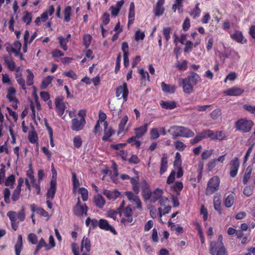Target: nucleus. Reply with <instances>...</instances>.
<instances>
[{"instance_id":"obj_26","label":"nucleus","mask_w":255,"mask_h":255,"mask_svg":"<svg viewBox=\"0 0 255 255\" xmlns=\"http://www.w3.org/2000/svg\"><path fill=\"white\" fill-rule=\"evenodd\" d=\"M135 12H134V4L133 2L130 3L128 14V26L132 24L134 20Z\"/></svg>"},{"instance_id":"obj_61","label":"nucleus","mask_w":255,"mask_h":255,"mask_svg":"<svg viewBox=\"0 0 255 255\" xmlns=\"http://www.w3.org/2000/svg\"><path fill=\"white\" fill-rule=\"evenodd\" d=\"M183 188V183L182 182L176 181L174 185L173 186V190L175 191H181Z\"/></svg>"},{"instance_id":"obj_43","label":"nucleus","mask_w":255,"mask_h":255,"mask_svg":"<svg viewBox=\"0 0 255 255\" xmlns=\"http://www.w3.org/2000/svg\"><path fill=\"white\" fill-rule=\"evenodd\" d=\"M32 17V16L31 13L26 11L23 12L22 20L26 25H28L30 23Z\"/></svg>"},{"instance_id":"obj_35","label":"nucleus","mask_w":255,"mask_h":255,"mask_svg":"<svg viewBox=\"0 0 255 255\" xmlns=\"http://www.w3.org/2000/svg\"><path fill=\"white\" fill-rule=\"evenodd\" d=\"M15 79L20 88L26 93V87L25 80L22 77L21 73H17Z\"/></svg>"},{"instance_id":"obj_33","label":"nucleus","mask_w":255,"mask_h":255,"mask_svg":"<svg viewBox=\"0 0 255 255\" xmlns=\"http://www.w3.org/2000/svg\"><path fill=\"white\" fill-rule=\"evenodd\" d=\"M252 170L253 167L252 166L249 165L247 167L243 177V183L244 185L247 184L250 179Z\"/></svg>"},{"instance_id":"obj_7","label":"nucleus","mask_w":255,"mask_h":255,"mask_svg":"<svg viewBox=\"0 0 255 255\" xmlns=\"http://www.w3.org/2000/svg\"><path fill=\"white\" fill-rule=\"evenodd\" d=\"M56 184V178L53 176L50 181V187L46 193V199L52 200L54 199L57 189Z\"/></svg>"},{"instance_id":"obj_20","label":"nucleus","mask_w":255,"mask_h":255,"mask_svg":"<svg viewBox=\"0 0 255 255\" xmlns=\"http://www.w3.org/2000/svg\"><path fill=\"white\" fill-rule=\"evenodd\" d=\"M244 90L240 88L234 87L223 92L225 94L230 96H237L241 95Z\"/></svg>"},{"instance_id":"obj_58","label":"nucleus","mask_w":255,"mask_h":255,"mask_svg":"<svg viewBox=\"0 0 255 255\" xmlns=\"http://www.w3.org/2000/svg\"><path fill=\"white\" fill-rule=\"evenodd\" d=\"M92 39V36L89 34H86L84 36L83 44L85 46L86 48H88L90 46Z\"/></svg>"},{"instance_id":"obj_6","label":"nucleus","mask_w":255,"mask_h":255,"mask_svg":"<svg viewBox=\"0 0 255 255\" xmlns=\"http://www.w3.org/2000/svg\"><path fill=\"white\" fill-rule=\"evenodd\" d=\"M124 216L126 217L121 219V222L125 226H127L129 223L133 221L132 210L130 206H128L123 210Z\"/></svg>"},{"instance_id":"obj_23","label":"nucleus","mask_w":255,"mask_h":255,"mask_svg":"<svg viewBox=\"0 0 255 255\" xmlns=\"http://www.w3.org/2000/svg\"><path fill=\"white\" fill-rule=\"evenodd\" d=\"M103 194L109 200H115L120 196L121 193L117 190H115L114 191H111L109 190H104L103 191Z\"/></svg>"},{"instance_id":"obj_41","label":"nucleus","mask_w":255,"mask_h":255,"mask_svg":"<svg viewBox=\"0 0 255 255\" xmlns=\"http://www.w3.org/2000/svg\"><path fill=\"white\" fill-rule=\"evenodd\" d=\"M85 248L87 252H89L91 250V242L90 240L85 237H84L81 242V248Z\"/></svg>"},{"instance_id":"obj_51","label":"nucleus","mask_w":255,"mask_h":255,"mask_svg":"<svg viewBox=\"0 0 255 255\" xmlns=\"http://www.w3.org/2000/svg\"><path fill=\"white\" fill-rule=\"evenodd\" d=\"M71 10V7L70 6H66L64 9V20L66 22L70 20Z\"/></svg>"},{"instance_id":"obj_27","label":"nucleus","mask_w":255,"mask_h":255,"mask_svg":"<svg viewBox=\"0 0 255 255\" xmlns=\"http://www.w3.org/2000/svg\"><path fill=\"white\" fill-rule=\"evenodd\" d=\"M4 60L7 67L10 71H13L15 70L17 72L19 71V67L16 68L15 62L10 57H5Z\"/></svg>"},{"instance_id":"obj_53","label":"nucleus","mask_w":255,"mask_h":255,"mask_svg":"<svg viewBox=\"0 0 255 255\" xmlns=\"http://www.w3.org/2000/svg\"><path fill=\"white\" fill-rule=\"evenodd\" d=\"M26 72L28 73V75L27 76L26 84L28 86H31L33 84L34 75L33 73L28 69L26 70Z\"/></svg>"},{"instance_id":"obj_11","label":"nucleus","mask_w":255,"mask_h":255,"mask_svg":"<svg viewBox=\"0 0 255 255\" xmlns=\"http://www.w3.org/2000/svg\"><path fill=\"white\" fill-rule=\"evenodd\" d=\"M209 252L211 255H228L225 246L221 244L218 247L210 246Z\"/></svg>"},{"instance_id":"obj_17","label":"nucleus","mask_w":255,"mask_h":255,"mask_svg":"<svg viewBox=\"0 0 255 255\" xmlns=\"http://www.w3.org/2000/svg\"><path fill=\"white\" fill-rule=\"evenodd\" d=\"M107 118L106 115L101 111L99 113V120L95 127V128H101L103 127L104 128H107L108 123L106 121Z\"/></svg>"},{"instance_id":"obj_16","label":"nucleus","mask_w":255,"mask_h":255,"mask_svg":"<svg viewBox=\"0 0 255 255\" xmlns=\"http://www.w3.org/2000/svg\"><path fill=\"white\" fill-rule=\"evenodd\" d=\"M165 0H158L155 7L153 8V12L155 16H159L163 14L164 11L163 4Z\"/></svg>"},{"instance_id":"obj_25","label":"nucleus","mask_w":255,"mask_h":255,"mask_svg":"<svg viewBox=\"0 0 255 255\" xmlns=\"http://www.w3.org/2000/svg\"><path fill=\"white\" fill-rule=\"evenodd\" d=\"M162 194V190L159 188H157L151 193V196L149 200H150L152 203H155L161 198Z\"/></svg>"},{"instance_id":"obj_12","label":"nucleus","mask_w":255,"mask_h":255,"mask_svg":"<svg viewBox=\"0 0 255 255\" xmlns=\"http://www.w3.org/2000/svg\"><path fill=\"white\" fill-rule=\"evenodd\" d=\"M88 210V208L86 203L83 204L80 206H74L73 208V214L78 217L83 216V215L87 216Z\"/></svg>"},{"instance_id":"obj_28","label":"nucleus","mask_w":255,"mask_h":255,"mask_svg":"<svg viewBox=\"0 0 255 255\" xmlns=\"http://www.w3.org/2000/svg\"><path fill=\"white\" fill-rule=\"evenodd\" d=\"M94 202L96 206L100 209H102L106 203L104 197L99 194L94 196Z\"/></svg>"},{"instance_id":"obj_46","label":"nucleus","mask_w":255,"mask_h":255,"mask_svg":"<svg viewBox=\"0 0 255 255\" xmlns=\"http://www.w3.org/2000/svg\"><path fill=\"white\" fill-rule=\"evenodd\" d=\"M147 131V128H134V133L136 138L141 137Z\"/></svg>"},{"instance_id":"obj_52","label":"nucleus","mask_w":255,"mask_h":255,"mask_svg":"<svg viewBox=\"0 0 255 255\" xmlns=\"http://www.w3.org/2000/svg\"><path fill=\"white\" fill-rule=\"evenodd\" d=\"M214 207L215 209L219 212L220 214H222V208H221V201L220 199H216V198L214 199Z\"/></svg>"},{"instance_id":"obj_49","label":"nucleus","mask_w":255,"mask_h":255,"mask_svg":"<svg viewBox=\"0 0 255 255\" xmlns=\"http://www.w3.org/2000/svg\"><path fill=\"white\" fill-rule=\"evenodd\" d=\"M3 198L4 201L6 204H9L10 202V191L9 189L8 188H4L3 190Z\"/></svg>"},{"instance_id":"obj_22","label":"nucleus","mask_w":255,"mask_h":255,"mask_svg":"<svg viewBox=\"0 0 255 255\" xmlns=\"http://www.w3.org/2000/svg\"><path fill=\"white\" fill-rule=\"evenodd\" d=\"M254 125L253 122L250 120L242 119L236 122V128H252Z\"/></svg>"},{"instance_id":"obj_8","label":"nucleus","mask_w":255,"mask_h":255,"mask_svg":"<svg viewBox=\"0 0 255 255\" xmlns=\"http://www.w3.org/2000/svg\"><path fill=\"white\" fill-rule=\"evenodd\" d=\"M177 130L172 133L173 138L175 139L177 137L181 136L184 137H190L194 135V132L189 128H176Z\"/></svg>"},{"instance_id":"obj_30","label":"nucleus","mask_w":255,"mask_h":255,"mask_svg":"<svg viewBox=\"0 0 255 255\" xmlns=\"http://www.w3.org/2000/svg\"><path fill=\"white\" fill-rule=\"evenodd\" d=\"M167 157L166 154H163L161 160L159 173L160 175L163 174L167 169Z\"/></svg>"},{"instance_id":"obj_48","label":"nucleus","mask_w":255,"mask_h":255,"mask_svg":"<svg viewBox=\"0 0 255 255\" xmlns=\"http://www.w3.org/2000/svg\"><path fill=\"white\" fill-rule=\"evenodd\" d=\"M29 169L26 171V175L29 177L30 182L35 181V178L33 175V170L32 169V164L30 163L28 165Z\"/></svg>"},{"instance_id":"obj_4","label":"nucleus","mask_w":255,"mask_h":255,"mask_svg":"<svg viewBox=\"0 0 255 255\" xmlns=\"http://www.w3.org/2000/svg\"><path fill=\"white\" fill-rule=\"evenodd\" d=\"M240 166V162L238 157H235L230 161L229 163V175L231 177L234 178L236 177Z\"/></svg>"},{"instance_id":"obj_21","label":"nucleus","mask_w":255,"mask_h":255,"mask_svg":"<svg viewBox=\"0 0 255 255\" xmlns=\"http://www.w3.org/2000/svg\"><path fill=\"white\" fill-rule=\"evenodd\" d=\"M230 36L233 39L237 42L243 44L247 42L246 39L244 38L242 32L240 31L237 30L233 33H231Z\"/></svg>"},{"instance_id":"obj_24","label":"nucleus","mask_w":255,"mask_h":255,"mask_svg":"<svg viewBox=\"0 0 255 255\" xmlns=\"http://www.w3.org/2000/svg\"><path fill=\"white\" fill-rule=\"evenodd\" d=\"M162 91L165 93L173 94L175 92L176 87L173 85H169L162 82L161 84Z\"/></svg>"},{"instance_id":"obj_29","label":"nucleus","mask_w":255,"mask_h":255,"mask_svg":"<svg viewBox=\"0 0 255 255\" xmlns=\"http://www.w3.org/2000/svg\"><path fill=\"white\" fill-rule=\"evenodd\" d=\"M115 133V131L113 128H104V135L102 137V140L104 141H112L110 138L111 136Z\"/></svg>"},{"instance_id":"obj_32","label":"nucleus","mask_w":255,"mask_h":255,"mask_svg":"<svg viewBox=\"0 0 255 255\" xmlns=\"http://www.w3.org/2000/svg\"><path fill=\"white\" fill-rule=\"evenodd\" d=\"M22 246V237L21 235H19L18 236V240L17 243L14 246V250L16 255H20Z\"/></svg>"},{"instance_id":"obj_45","label":"nucleus","mask_w":255,"mask_h":255,"mask_svg":"<svg viewBox=\"0 0 255 255\" xmlns=\"http://www.w3.org/2000/svg\"><path fill=\"white\" fill-rule=\"evenodd\" d=\"M58 39L59 42L60 47L65 51L67 50V43L68 42V39H65L62 36H59L58 37Z\"/></svg>"},{"instance_id":"obj_60","label":"nucleus","mask_w":255,"mask_h":255,"mask_svg":"<svg viewBox=\"0 0 255 255\" xmlns=\"http://www.w3.org/2000/svg\"><path fill=\"white\" fill-rule=\"evenodd\" d=\"M125 195L128 198L129 201H134L136 199H137L138 196H137L135 194H134L131 191H127L125 192Z\"/></svg>"},{"instance_id":"obj_19","label":"nucleus","mask_w":255,"mask_h":255,"mask_svg":"<svg viewBox=\"0 0 255 255\" xmlns=\"http://www.w3.org/2000/svg\"><path fill=\"white\" fill-rule=\"evenodd\" d=\"M208 137V129L204 130L203 131L198 133L194 138L190 140L191 144H195L201 140Z\"/></svg>"},{"instance_id":"obj_36","label":"nucleus","mask_w":255,"mask_h":255,"mask_svg":"<svg viewBox=\"0 0 255 255\" xmlns=\"http://www.w3.org/2000/svg\"><path fill=\"white\" fill-rule=\"evenodd\" d=\"M85 224L87 227H91L93 229H95L99 226V221H98L96 219H91L90 217H88L85 221Z\"/></svg>"},{"instance_id":"obj_14","label":"nucleus","mask_w":255,"mask_h":255,"mask_svg":"<svg viewBox=\"0 0 255 255\" xmlns=\"http://www.w3.org/2000/svg\"><path fill=\"white\" fill-rule=\"evenodd\" d=\"M55 104L56 110L58 115L60 117H62L64 114L66 108L63 99L61 97L56 98L55 100Z\"/></svg>"},{"instance_id":"obj_15","label":"nucleus","mask_w":255,"mask_h":255,"mask_svg":"<svg viewBox=\"0 0 255 255\" xmlns=\"http://www.w3.org/2000/svg\"><path fill=\"white\" fill-rule=\"evenodd\" d=\"M99 227L105 231H110L114 235H117V232L114 227L110 225L108 221L106 219H101L99 220Z\"/></svg>"},{"instance_id":"obj_44","label":"nucleus","mask_w":255,"mask_h":255,"mask_svg":"<svg viewBox=\"0 0 255 255\" xmlns=\"http://www.w3.org/2000/svg\"><path fill=\"white\" fill-rule=\"evenodd\" d=\"M14 183L15 176L13 174H11L5 179L4 185L6 186H10V187H12Z\"/></svg>"},{"instance_id":"obj_63","label":"nucleus","mask_w":255,"mask_h":255,"mask_svg":"<svg viewBox=\"0 0 255 255\" xmlns=\"http://www.w3.org/2000/svg\"><path fill=\"white\" fill-rule=\"evenodd\" d=\"M253 192V187L251 186H246L243 190V194L249 197L251 196Z\"/></svg>"},{"instance_id":"obj_3","label":"nucleus","mask_w":255,"mask_h":255,"mask_svg":"<svg viewBox=\"0 0 255 255\" xmlns=\"http://www.w3.org/2000/svg\"><path fill=\"white\" fill-rule=\"evenodd\" d=\"M220 180L218 176H214L208 182L207 187L205 189L206 195H211L219 190Z\"/></svg>"},{"instance_id":"obj_62","label":"nucleus","mask_w":255,"mask_h":255,"mask_svg":"<svg viewBox=\"0 0 255 255\" xmlns=\"http://www.w3.org/2000/svg\"><path fill=\"white\" fill-rule=\"evenodd\" d=\"M63 75L67 77L72 78L73 80H76L77 78V75L73 71L69 70L63 73Z\"/></svg>"},{"instance_id":"obj_50","label":"nucleus","mask_w":255,"mask_h":255,"mask_svg":"<svg viewBox=\"0 0 255 255\" xmlns=\"http://www.w3.org/2000/svg\"><path fill=\"white\" fill-rule=\"evenodd\" d=\"M72 181L73 189L76 190L80 186V182L78 179L77 178L76 174L75 172L72 173Z\"/></svg>"},{"instance_id":"obj_37","label":"nucleus","mask_w":255,"mask_h":255,"mask_svg":"<svg viewBox=\"0 0 255 255\" xmlns=\"http://www.w3.org/2000/svg\"><path fill=\"white\" fill-rule=\"evenodd\" d=\"M21 47V44L19 41H15L14 42L12 45L10 46V48L11 49L13 53L15 54L16 56H17L20 51Z\"/></svg>"},{"instance_id":"obj_1","label":"nucleus","mask_w":255,"mask_h":255,"mask_svg":"<svg viewBox=\"0 0 255 255\" xmlns=\"http://www.w3.org/2000/svg\"><path fill=\"white\" fill-rule=\"evenodd\" d=\"M179 84L182 86L184 93L190 94L193 92L194 86L196 85L200 81L199 75L195 72H191L185 78L179 79Z\"/></svg>"},{"instance_id":"obj_40","label":"nucleus","mask_w":255,"mask_h":255,"mask_svg":"<svg viewBox=\"0 0 255 255\" xmlns=\"http://www.w3.org/2000/svg\"><path fill=\"white\" fill-rule=\"evenodd\" d=\"M86 124L85 119H80L75 118L72 120L73 128H80L83 127Z\"/></svg>"},{"instance_id":"obj_54","label":"nucleus","mask_w":255,"mask_h":255,"mask_svg":"<svg viewBox=\"0 0 255 255\" xmlns=\"http://www.w3.org/2000/svg\"><path fill=\"white\" fill-rule=\"evenodd\" d=\"M79 192L81 195V197L84 201H86L88 198V191L85 188L82 187L79 189Z\"/></svg>"},{"instance_id":"obj_34","label":"nucleus","mask_w":255,"mask_h":255,"mask_svg":"<svg viewBox=\"0 0 255 255\" xmlns=\"http://www.w3.org/2000/svg\"><path fill=\"white\" fill-rule=\"evenodd\" d=\"M28 139L29 141L32 144H38V137L34 128L28 133Z\"/></svg>"},{"instance_id":"obj_2","label":"nucleus","mask_w":255,"mask_h":255,"mask_svg":"<svg viewBox=\"0 0 255 255\" xmlns=\"http://www.w3.org/2000/svg\"><path fill=\"white\" fill-rule=\"evenodd\" d=\"M7 216L10 221L12 229L15 231L18 229L19 225V222L16 221L17 218L20 222L25 220V213L24 207L22 206L20 210L17 213L15 211H9L7 213Z\"/></svg>"},{"instance_id":"obj_31","label":"nucleus","mask_w":255,"mask_h":255,"mask_svg":"<svg viewBox=\"0 0 255 255\" xmlns=\"http://www.w3.org/2000/svg\"><path fill=\"white\" fill-rule=\"evenodd\" d=\"M160 105L162 108L165 109L172 110L176 107V103L173 101H161Z\"/></svg>"},{"instance_id":"obj_39","label":"nucleus","mask_w":255,"mask_h":255,"mask_svg":"<svg viewBox=\"0 0 255 255\" xmlns=\"http://www.w3.org/2000/svg\"><path fill=\"white\" fill-rule=\"evenodd\" d=\"M199 3H197L196 6L190 12V16H191L194 19H196L199 17L200 15L201 10L199 8Z\"/></svg>"},{"instance_id":"obj_55","label":"nucleus","mask_w":255,"mask_h":255,"mask_svg":"<svg viewBox=\"0 0 255 255\" xmlns=\"http://www.w3.org/2000/svg\"><path fill=\"white\" fill-rule=\"evenodd\" d=\"M181 156L179 152L175 154V160L174 161V166L175 167L181 166Z\"/></svg>"},{"instance_id":"obj_18","label":"nucleus","mask_w":255,"mask_h":255,"mask_svg":"<svg viewBox=\"0 0 255 255\" xmlns=\"http://www.w3.org/2000/svg\"><path fill=\"white\" fill-rule=\"evenodd\" d=\"M225 137V133L222 131H216V132L208 129V137L212 139L222 140Z\"/></svg>"},{"instance_id":"obj_10","label":"nucleus","mask_w":255,"mask_h":255,"mask_svg":"<svg viewBox=\"0 0 255 255\" xmlns=\"http://www.w3.org/2000/svg\"><path fill=\"white\" fill-rule=\"evenodd\" d=\"M23 183L24 179L20 177L17 180V185L11 195V199L13 202H16L19 200L21 191V187Z\"/></svg>"},{"instance_id":"obj_13","label":"nucleus","mask_w":255,"mask_h":255,"mask_svg":"<svg viewBox=\"0 0 255 255\" xmlns=\"http://www.w3.org/2000/svg\"><path fill=\"white\" fill-rule=\"evenodd\" d=\"M141 193L142 196L145 200H149L151 196V192L150 186L146 181L141 182Z\"/></svg>"},{"instance_id":"obj_59","label":"nucleus","mask_w":255,"mask_h":255,"mask_svg":"<svg viewBox=\"0 0 255 255\" xmlns=\"http://www.w3.org/2000/svg\"><path fill=\"white\" fill-rule=\"evenodd\" d=\"M74 146L76 148H80L82 144V140L80 136H76L73 139Z\"/></svg>"},{"instance_id":"obj_38","label":"nucleus","mask_w":255,"mask_h":255,"mask_svg":"<svg viewBox=\"0 0 255 255\" xmlns=\"http://www.w3.org/2000/svg\"><path fill=\"white\" fill-rule=\"evenodd\" d=\"M235 202V197L233 194H231L228 195L224 201L225 206L227 208H230L232 207Z\"/></svg>"},{"instance_id":"obj_64","label":"nucleus","mask_w":255,"mask_h":255,"mask_svg":"<svg viewBox=\"0 0 255 255\" xmlns=\"http://www.w3.org/2000/svg\"><path fill=\"white\" fill-rule=\"evenodd\" d=\"M174 146L177 150L180 151L184 150L186 147L185 145H184L182 142L178 140L174 142Z\"/></svg>"},{"instance_id":"obj_5","label":"nucleus","mask_w":255,"mask_h":255,"mask_svg":"<svg viewBox=\"0 0 255 255\" xmlns=\"http://www.w3.org/2000/svg\"><path fill=\"white\" fill-rule=\"evenodd\" d=\"M116 94L119 99L123 98L124 102L127 101L128 95L127 84L124 83L123 85L119 86L117 89Z\"/></svg>"},{"instance_id":"obj_42","label":"nucleus","mask_w":255,"mask_h":255,"mask_svg":"<svg viewBox=\"0 0 255 255\" xmlns=\"http://www.w3.org/2000/svg\"><path fill=\"white\" fill-rule=\"evenodd\" d=\"M54 77L53 76H48L45 78L42 82L41 88L42 89H45L47 86L50 84L53 80Z\"/></svg>"},{"instance_id":"obj_47","label":"nucleus","mask_w":255,"mask_h":255,"mask_svg":"<svg viewBox=\"0 0 255 255\" xmlns=\"http://www.w3.org/2000/svg\"><path fill=\"white\" fill-rule=\"evenodd\" d=\"M127 142L131 144L132 146L135 145L136 148L139 147L141 144L139 140H138L134 136H132L129 138L127 140Z\"/></svg>"},{"instance_id":"obj_57","label":"nucleus","mask_w":255,"mask_h":255,"mask_svg":"<svg viewBox=\"0 0 255 255\" xmlns=\"http://www.w3.org/2000/svg\"><path fill=\"white\" fill-rule=\"evenodd\" d=\"M28 241L33 245H36L37 244L38 240L37 237L35 234L30 233L28 235Z\"/></svg>"},{"instance_id":"obj_9","label":"nucleus","mask_w":255,"mask_h":255,"mask_svg":"<svg viewBox=\"0 0 255 255\" xmlns=\"http://www.w3.org/2000/svg\"><path fill=\"white\" fill-rule=\"evenodd\" d=\"M16 90L13 87H10L7 89L6 98L9 102L12 103V106L15 109L17 108L18 101L15 97Z\"/></svg>"},{"instance_id":"obj_56","label":"nucleus","mask_w":255,"mask_h":255,"mask_svg":"<svg viewBox=\"0 0 255 255\" xmlns=\"http://www.w3.org/2000/svg\"><path fill=\"white\" fill-rule=\"evenodd\" d=\"M213 150L210 149V150H205L202 153L201 155V158L202 160H207L209 158H210L212 153H213Z\"/></svg>"}]
</instances>
